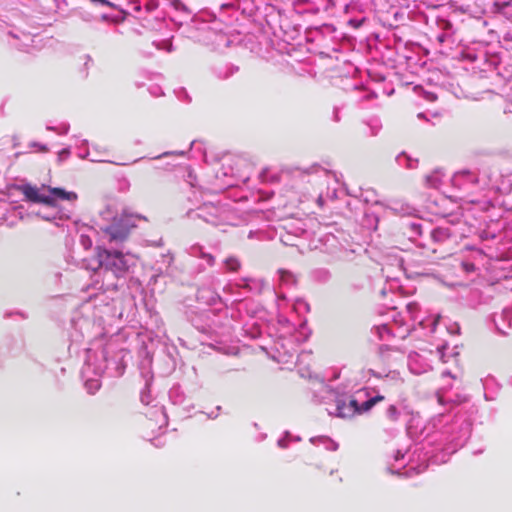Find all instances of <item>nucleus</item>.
<instances>
[{"label":"nucleus","mask_w":512,"mask_h":512,"mask_svg":"<svg viewBox=\"0 0 512 512\" xmlns=\"http://www.w3.org/2000/svg\"><path fill=\"white\" fill-rule=\"evenodd\" d=\"M66 154H68V152L67 151H63V152H61L60 156H65Z\"/></svg>","instance_id":"15"},{"label":"nucleus","mask_w":512,"mask_h":512,"mask_svg":"<svg viewBox=\"0 0 512 512\" xmlns=\"http://www.w3.org/2000/svg\"><path fill=\"white\" fill-rule=\"evenodd\" d=\"M17 189L23 193L25 199L35 203H42L48 206L55 207L57 201L74 202L78 196L73 191H66L63 188L42 186L38 188L30 184L18 186Z\"/></svg>","instance_id":"1"},{"label":"nucleus","mask_w":512,"mask_h":512,"mask_svg":"<svg viewBox=\"0 0 512 512\" xmlns=\"http://www.w3.org/2000/svg\"><path fill=\"white\" fill-rule=\"evenodd\" d=\"M122 222H125L124 224H121L119 227H125L126 225H133L135 226L134 222H132L130 219H122Z\"/></svg>","instance_id":"8"},{"label":"nucleus","mask_w":512,"mask_h":512,"mask_svg":"<svg viewBox=\"0 0 512 512\" xmlns=\"http://www.w3.org/2000/svg\"><path fill=\"white\" fill-rule=\"evenodd\" d=\"M34 146H38V147H39V149H41L42 151H46V150H47V149H46V147H45V146H42V145H36V144H35Z\"/></svg>","instance_id":"13"},{"label":"nucleus","mask_w":512,"mask_h":512,"mask_svg":"<svg viewBox=\"0 0 512 512\" xmlns=\"http://www.w3.org/2000/svg\"><path fill=\"white\" fill-rule=\"evenodd\" d=\"M377 331H378L380 338H382V339L385 338V335L390 334V330L386 325L379 326L377 328Z\"/></svg>","instance_id":"6"},{"label":"nucleus","mask_w":512,"mask_h":512,"mask_svg":"<svg viewBox=\"0 0 512 512\" xmlns=\"http://www.w3.org/2000/svg\"><path fill=\"white\" fill-rule=\"evenodd\" d=\"M383 400V396H376L365 401L361 406L355 399H350L348 403L338 401L336 415L341 418H349L355 414L363 413L370 410L377 402Z\"/></svg>","instance_id":"3"},{"label":"nucleus","mask_w":512,"mask_h":512,"mask_svg":"<svg viewBox=\"0 0 512 512\" xmlns=\"http://www.w3.org/2000/svg\"><path fill=\"white\" fill-rule=\"evenodd\" d=\"M278 444H279V446L284 447V441L283 440H279Z\"/></svg>","instance_id":"14"},{"label":"nucleus","mask_w":512,"mask_h":512,"mask_svg":"<svg viewBox=\"0 0 512 512\" xmlns=\"http://www.w3.org/2000/svg\"><path fill=\"white\" fill-rule=\"evenodd\" d=\"M226 265L230 270H236L239 267V262L237 259L231 258L226 261Z\"/></svg>","instance_id":"7"},{"label":"nucleus","mask_w":512,"mask_h":512,"mask_svg":"<svg viewBox=\"0 0 512 512\" xmlns=\"http://www.w3.org/2000/svg\"><path fill=\"white\" fill-rule=\"evenodd\" d=\"M381 357H382V359H383V360H389L390 355H389V354H386L385 352H383V351H382V352H381Z\"/></svg>","instance_id":"9"},{"label":"nucleus","mask_w":512,"mask_h":512,"mask_svg":"<svg viewBox=\"0 0 512 512\" xmlns=\"http://www.w3.org/2000/svg\"><path fill=\"white\" fill-rule=\"evenodd\" d=\"M389 412H390L392 415H394V414L396 413V408H395V407H393V406H392V407H390V408H389Z\"/></svg>","instance_id":"12"},{"label":"nucleus","mask_w":512,"mask_h":512,"mask_svg":"<svg viewBox=\"0 0 512 512\" xmlns=\"http://www.w3.org/2000/svg\"><path fill=\"white\" fill-rule=\"evenodd\" d=\"M99 259L102 266L112 271L115 275L121 276L129 271L136 264V257L132 254H123L118 251L103 250L99 252Z\"/></svg>","instance_id":"2"},{"label":"nucleus","mask_w":512,"mask_h":512,"mask_svg":"<svg viewBox=\"0 0 512 512\" xmlns=\"http://www.w3.org/2000/svg\"><path fill=\"white\" fill-rule=\"evenodd\" d=\"M131 227L133 225H126L125 227L111 225L105 231L110 235L111 240H122L127 236Z\"/></svg>","instance_id":"4"},{"label":"nucleus","mask_w":512,"mask_h":512,"mask_svg":"<svg viewBox=\"0 0 512 512\" xmlns=\"http://www.w3.org/2000/svg\"><path fill=\"white\" fill-rule=\"evenodd\" d=\"M86 386H87L88 390H89L91 393H93V392H95L96 390H98V389H99V387H100V383H99V381H98V380H91V381H87V382H86Z\"/></svg>","instance_id":"5"},{"label":"nucleus","mask_w":512,"mask_h":512,"mask_svg":"<svg viewBox=\"0 0 512 512\" xmlns=\"http://www.w3.org/2000/svg\"><path fill=\"white\" fill-rule=\"evenodd\" d=\"M410 368L411 370L414 372V373H421L422 371L421 370H418L416 368L413 367V365L410 363Z\"/></svg>","instance_id":"10"},{"label":"nucleus","mask_w":512,"mask_h":512,"mask_svg":"<svg viewBox=\"0 0 512 512\" xmlns=\"http://www.w3.org/2000/svg\"><path fill=\"white\" fill-rule=\"evenodd\" d=\"M95 2H99L104 5H109L110 3L107 0H96Z\"/></svg>","instance_id":"11"}]
</instances>
